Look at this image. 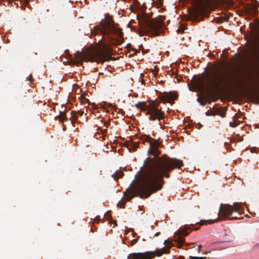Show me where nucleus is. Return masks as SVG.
<instances>
[{
  "mask_svg": "<svg viewBox=\"0 0 259 259\" xmlns=\"http://www.w3.org/2000/svg\"><path fill=\"white\" fill-rule=\"evenodd\" d=\"M143 140L144 142L149 143L148 153L153 156L148 157L144 161L143 167L141 168L143 174L142 181L132 186L127 193H124L126 200L121 199L117 203V206L121 208L126 201L135 196L148 198L160 190L164 183L163 178H169V172L180 168L184 165L182 160L179 159L170 158L165 154L160 156L161 151L158 149L159 143L150 136H145Z\"/></svg>",
  "mask_w": 259,
  "mask_h": 259,
  "instance_id": "nucleus-1",
  "label": "nucleus"
},
{
  "mask_svg": "<svg viewBox=\"0 0 259 259\" xmlns=\"http://www.w3.org/2000/svg\"><path fill=\"white\" fill-rule=\"evenodd\" d=\"M93 35H99L101 38L99 41H103L102 47L99 49H88L83 53L77 51L74 54V57L70 59L72 64H80L82 61L96 62L103 63L109 57L110 48L108 45L105 43L108 39V42L114 45V35H116L119 38L123 37L121 29L117 28L112 18L105 17L98 25L91 30Z\"/></svg>",
  "mask_w": 259,
  "mask_h": 259,
  "instance_id": "nucleus-2",
  "label": "nucleus"
},
{
  "mask_svg": "<svg viewBox=\"0 0 259 259\" xmlns=\"http://www.w3.org/2000/svg\"><path fill=\"white\" fill-rule=\"evenodd\" d=\"M140 28L132 27V29L141 36L145 34L158 36L163 32V20L161 18L151 19L148 14L142 13L137 16Z\"/></svg>",
  "mask_w": 259,
  "mask_h": 259,
  "instance_id": "nucleus-3",
  "label": "nucleus"
},
{
  "mask_svg": "<svg viewBox=\"0 0 259 259\" xmlns=\"http://www.w3.org/2000/svg\"><path fill=\"white\" fill-rule=\"evenodd\" d=\"M243 206V204L239 202H235L233 205L221 204L218 212V215L220 218L214 220H202L199 224L200 225H204L207 223L212 224L215 222H219L221 219L225 220L226 218L232 220L240 219V217L237 216L231 217V215L233 212H237L239 215H240V212L242 210Z\"/></svg>",
  "mask_w": 259,
  "mask_h": 259,
  "instance_id": "nucleus-4",
  "label": "nucleus"
},
{
  "mask_svg": "<svg viewBox=\"0 0 259 259\" xmlns=\"http://www.w3.org/2000/svg\"><path fill=\"white\" fill-rule=\"evenodd\" d=\"M233 77L229 73L222 71L213 72L210 77V89L215 92L233 86Z\"/></svg>",
  "mask_w": 259,
  "mask_h": 259,
  "instance_id": "nucleus-5",
  "label": "nucleus"
},
{
  "mask_svg": "<svg viewBox=\"0 0 259 259\" xmlns=\"http://www.w3.org/2000/svg\"><path fill=\"white\" fill-rule=\"evenodd\" d=\"M158 104L154 101L150 102L148 105L144 102H138L135 106L142 111H147V115H149L150 120L164 119V112L158 108Z\"/></svg>",
  "mask_w": 259,
  "mask_h": 259,
  "instance_id": "nucleus-6",
  "label": "nucleus"
},
{
  "mask_svg": "<svg viewBox=\"0 0 259 259\" xmlns=\"http://www.w3.org/2000/svg\"><path fill=\"white\" fill-rule=\"evenodd\" d=\"M169 244H170L169 243ZM171 248L168 244L166 247L158 249L155 251H147L143 253H133L128 255V259H152L155 256H160L163 253H167Z\"/></svg>",
  "mask_w": 259,
  "mask_h": 259,
  "instance_id": "nucleus-7",
  "label": "nucleus"
},
{
  "mask_svg": "<svg viewBox=\"0 0 259 259\" xmlns=\"http://www.w3.org/2000/svg\"><path fill=\"white\" fill-rule=\"evenodd\" d=\"M194 9L189 14L192 18H196L205 9L214 4L217 0H192Z\"/></svg>",
  "mask_w": 259,
  "mask_h": 259,
  "instance_id": "nucleus-8",
  "label": "nucleus"
},
{
  "mask_svg": "<svg viewBox=\"0 0 259 259\" xmlns=\"http://www.w3.org/2000/svg\"><path fill=\"white\" fill-rule=\"evenodd\" d=\"M159 97L162 101L172 104V101L177 99L178 95L174 92H164L160 94Z\"/></svg>",
  "mask_w": 259,
  "mask_h": 259,
  "instance_id": "nucleus-9",
  "label": "nucleus"
},
{
  "mask_svg": "<svg viewBox=\"0 0 259 259\" xmlns=\"http://www.w3.org/2000/svg\"><path fill=\"white\" fill-rule=\"evenodd\" d=\"M187 236L188 233L186 230L178 231L176 232V236L174 238V241L178 243L179 248H181L184 243V240L181 236Z\"/></svg>",
  "mask_w": 259,
  "mask_h": 259,
  "instance_id": "nucleus-10",
  "label": "nucleus"
},
{
  "mask_svg": "<svg viewBox=\"0 0 259 259\" xmlns=\"http://www.w3.org/2000/svg\"><path fill=\"white\" fill-rule=\"evenodd\" d=\"M193 87L197 90H202L204 88V85L202 80L198 78H193L191 80Z\"/></svg>",
  "mask_w": 259,
  "mask_h": 259,
  "instance_id": "nucleus-11",
  "label": "nucleus"
},
{
  "mask_svg": "<svg viewBox=\"0 0 259 259\" xmlns=\"http://www.w3.org/2000/svg\"><path fill=\"white\" fill-rule=\"evenodd\" d=\"M252 99L256 104H259V89L254 88L252 92Z\"/></svg>",
  "mask_w": 259,
  "mask_h": 259,
  "instance_id": "nucleus-12",
  "label": "nucleus"
},
{
  "mask_svg": "<svg viewBox=\"0 0 259 259\" xmlns=\"http://www.w3.org/2000/svg\"><path fill=\"white\" fill-rule=\"evenodd\" d=\"M126 144L129 151L131 152L135 151L139 146V142H133L131 141H128Z\"/></svg>",
  "mask_w": 259,
  "mask_h": 259,
  "instance_id": "nucleus-13",
  "label": "nucleus"
},
{
  "mask_svg": "<svg viewBox=\"0 0 259 259\" xmlns=\"http://www.w3.org/2000/svg\"><path fill=\"white\" fill-rule=\"evenodd\" d=\"M133 4L130 5V9L131 12H134L139 9L140 7V4L138 0H132Z\"/></svg>",
  "mask_w": 259,
  "mask_h": 259,
  "instance_id": "nucleus-14",
  "label": "nucleus"
},
{
  "mask_svg": "<svg viewBox=\"0 0 259 259\" xmlns=\"http://www.w3.org/2000/svg\"><path fill=\"white\" fill-rule=\"evenodd\" d=\"M247 11L251 16H255L258 13L257 8L253 6L248 7L247 9Z\"/></svg>",
  "mask_w": 259,
  "mask_h": 259,
  "instance_id": "nucleus-15",
  "label": "nucleus"
},
{
  "mask_svg": "<svg viewBox=\"0 0 259 259\" xmlns=\"http://www.w3.org/2000/svg\"><path fill=\"white\" fill-rule=\"evenodd\" d=\"M123 176V172L121 170H116L112 175V177L114 180H117L121 178Z\"/></svg>",
  "mask_w": 259,
  "mask_h": 259,
  "instance_id": "nucleus-16",
  "label": "nucleus"
},
{
  "mask_svg": "<svg viewBox=\"0 0 259 259\" xmlns=\"http://www.w3.org/2000/svg\"><path fill=\"white\" fill-rule=\"evenodd\" d=\"M55 118L59 119L61 122L67 120L66 114L64 112H60L59 115L56 116Z\"/></svg>",
  "mask_w": 259,
  "mask_h": 259,
  "instance_id": "nucleus-17",
  "label": "nucleus"
},
{
  "mask_svg": "<svg viewBox=\"0 0 259 259\" xmlns=\"http://www.w3.org/2000/svg\"><path fill=\"white\" fill-rule=\"evenodd\" d=\"M77 119V112L76 111H73L71 112V117L70 120L71 121L72 124L74 125L75 122Z\"/></svg>",
  "mask_w": 259,
  "mask_h": 259,
  "instance_id": "nucleus-18",
  "label": "nucleus"
},
{
  "mask_svg": "<svg viewBox=\"0 0 259 259\" xmlns=\"http://www.w3.org/2000/svg\"><path fill=\"white\" fill-rule=\"evenodd\" d=\"M197 101L202 106H205L207 103L206 100H201L199 98H197Z\"/></svg>",
  "mask_w": 259,
  "mask_h": 259,
  "instance_id": "nucleus-19",
  "label": "nucleus"
},
{
  "mask_svg": "<svg viewBox=\"0 0 259 259\" xmlns=\"http://www.w3.org/2000/svg\"><path fill=\"white\" fill-rule=\"evenodd\" d=\"M158 70L159 68L156 66H155L152 72V75L155 76L158 72Z\"/></svg>",
  "mask_w": 259,
  "mask_h": 259,
  "instance_id": "nucleus-20",
  "label": "nucleus"
},
{
  "mask_svg": "<svg viewBox=\"0 0 259 259\" xmlns=\"http://www.w3.org/2000/svg\"><path fill=\"white\" fill-rule=\"evenodd\" d=\"M65 54L66 55V58L70 60V59H72V55L69 54V50H66L65 51Z\"/></svg>",
  "mask_w": 259,
  "mask_h": 259,
  "instance_id": "nucleus-21",
  "label": "nucleus"
},
{
  "mask_svg": "<svg viewBox=\"0 0 259 259\" xmlns=\"http://www.w3.org/2000/svg\"><path fill=\"white\" fill-rule=\"evenodd\" d=\"M155 2L158 7H161L162 6V0H156Z\"/></svg>",
  "mask_w": 259,
  "mask_h": 259,
  "instance_id": "nucleus-22",
  "label": "nucleus"
},
{
  "mask_svg": "<svg viewBox=\"0 0 259 259\" xmlns=\"http://www.w3.org/2000/svg\"><path fill=\"white\" fill-rule=\"evenodd\" d=\"M238 124V123L236 121H232L230 122V125L232 127H235L237 126Z\"/></svg>",
  "mask_w": 259,
  "mask_h": 259,
  "instance_id": "nucleus-23",
  "label": "nucleus"
},
{
  "mask_svg": "<svg viewBox=\"0 0 259 259\" xmlns=\"http://www.w3.org/2000/svg\"><path fill=\"white\" fill-rule=\"evenodd\" d=\"M138 241V238L134 239L131 241L130 245L132 246L136 244Z\"/></svg>",
  "mask_w": 259,
  "mask_h": 259,
  "instance_id": "nucleus-24",
  "label": "nucleus"
},
{
  "mask_svg": "<svg viewBox=\"0 0 259 259\" xmlns=\"http://www.w3.org/2000/svg\"><path fill=\"white\" fill-rule=\"evenodd\" d=\"M28 80L30 83H32L34 80V79L33 78L31 74H30L29 75Z\"/></svg>",
  "mask_w": 259,
  "mask_h": 259,
  "instance_id": "nucleus-25",
  "label": "nucleus"
},
{
  "mask_svg": "<svg viewBox=\"0 0 259 259\" xmlns=\"http://www.w3.org/2000/svg\"><path fill=\"white\" fill-rule=\"evenodd\" d=\"M191 259H205V257H196V256H190Z\"/></svg>",
  "mask_w": 259,
  "mask_h": 259,
  "instance_id": "nucleus-26",
  "label": "nucleus"
},
{
  "mask_svg": "<svg viewBox=\"0 0 259 259\" xmlns=\"http://www.w3.org/2000/svg\"><path fill=\"white\" fill-rule=\"evenodd\" d=\"M77 112V115H79L80 116H82L83 114V111H82L81 110L76 111Z\"/></svg>",
  "mask_w": 259,
  "mask_h": 259,
  "instance_id": "nucleus-27",
  "label": "nucleus"
},
{
  "mask_svg": "<svg viewBox=\"0 0 259 259\" xmlns=\"http://www.w3.org/2000/svg\"><path fill=\"white\" fill-rule=\"evenodd\" d=\"M132 51L134 52V53L132 54L133 56L134 55H136L137 53H139L140 52L139 51H138V50H137L136 49H134L132 50Z\"/></svg>",
  "mask_w": 259,
  "mask_h": 259,
  "instance_id": "nucleus-28",
  "label": "nucleus"
},
{
  "mask_svg": "<svg viewBox=\"0 0 259 259\" xmlns=\"http://www.w3.org/2000/svg\"><path fill=\"white\" fill-rule=\"evenodd\" d=\"M110 124V121H105L104 123V125L107 127Z\"/></svg>",
  "mask_w": 259,
  "mask_h": 259,
  "instance_id": "nucleus-29",
  "label": "nucleus"
},
{
  "mask_svg": "<svg viewBox=\"0 0 259 259\" xmlns=\"http://www.w3.org/2000/svg\"><path fill=\"white\" fill-rule=\"evenodd\" d=\"M108 212H107V213H106V215L107 216V217H108V218H109V219H110L111 218V215H109V214H108Z\"/></svg>",
  "mask_w": 259,
  "mask_h": 259,
  "instance_id": "nucleus-30",
  "label": "nucleus"
},
{
  "mask_svg": "<svg viewBox=\"0 0 259 259\" xmlns=\"http://www.w3.org/2000/svg\"><path fill=\"white\" fill-rule=\"evenodd\" d=\"M206 114L207 115H208V116L210 115V114L209 113V111H207V112H206Z\"/></svg>",
  "mask_w": 259,
  "mask_h": 259,
  "instance_id": "nucleus-31",
  "label": "nucleus"
},
{
  "mask_svg": "<svg viewBox=\"0 0 259 259\" xmlns=\"http://www.w3.org/2000/svg\"><path fill=\"white\" fill-rule=\"evenodd\" d=\"M159 235V232H158V233H156L155 234V235H154V236H158Z\"/></svg>",
  "mask_w": 259,
  "mask_h": 259,
  "instance_id": "nucleus-32",
  "label": "nucleus"
},
{
  "mask_svg": "<svg viewBox=\"0 0 259 259\" xmlns=\"http://www.w3.org/2000/svg\"><path fill=\"white\" fill-rule=\"evenodd\" d=\"M253 149L256 150V149L255 148H252V149L251 150V152H253Z\"/></svg>",
  "mask_w": 259,
  "mask_h": 259,
  "instance_id": "nucleus-33",
  "label": "nucleus"
},
{
  "mask_svg": "<svg viewBox=\"0 0 259 259\" xmlns=\"http://www.w3.org/2000/svg\"><path fill=\"white\" fill-rule=\"evenodd\" d=\"M96 218H97V220L99 221L100 218L99 217H97Z\"/></svg>",
  "mask_w": 259,
  "mask_h": 259,
  "instance_id": "nucleus-34",
  "label": "nucleus"
},
{
  "mask_svg": "<svg viewBox=\"0 0 259 259\" xmlns=\"http://www.w3.org/2000/svg\"><path fill=\"white\" fill-rule=\"evenodd\" d=\"M25 3L27 4L28 2H29V0H25Z\"/></svg>",
  "mask_w": 259,
  "mask_h": 259,
  "instance_id": "nucleus-35",
  "label": "nucleus"
},
{
  "mask_svg": "<svg viewBox=\"0 0 259 259\" xmlns=\"http://www.w3.org/2000/svg\"><path fill=\"white\" fill-rule=\"evenodd\" d=\"M201 247V245H199L198 246L199 249L200 248V247Z\"/></svg>",
  "mask_w": 259,
  "mask_h": 259,
  "instance_id": "nucleus-36",
  "label": "nucleus"
},
{
  "mask_svg": "<svg viewBox=\"0 0 259 259\" xmlns=\"http://www.w3.org/2000/svg\"><path fill=\"white\" fill-rule=\"evenodd\" d=\"M167 242H168V241H166V240H165V242H164L165 243H167Z\"/></svg>",
  "mask_w": 259,
  "mask_h": 259,
  "instance_id": "nucleus-37",
  "label": "nucleus"
}]
</instances>
